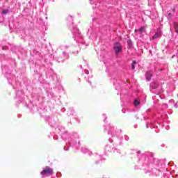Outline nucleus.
Here are the masks:
<instances>
[{
  "mask_svg": "<svg viewBox=\"0 0 178 178\" xmlns=\"http://www.w3.org/2000/svg\"><path fill=\"white\" fill-rule=\"evenodd\" d=\"M174 29L175 30V32L178 34V23L177 22L174 23Z\"/></svg>",
  "mask_w": 178,
  "mask_h": 178,
  "instance_id": "7",
  "label": "nucleus"
},
{
  "mask_svg": "<svg viewBox=\"0 0 178 178\" xmlns=\"http://www.w3.org/2000/svg\"><path fill=\"white\" fill-rule=\"evenodd\" d=\"M145 30L144 26H141L139 29H136L135 33H143Z\"/></svg>",
  "mask_w": 178,
  "mask_h": 178,
  "instance_id": "6",
  "label": "nucleus"
},
{
  "mask_svg": "<svg viewBox=\"0 0 178 178\" xmlns=\"http://www.w3.org/2000/svg\"><path fill=\"white\" fill-rule=\"evenodd\" d=\"M114 51L116 54V55H118V54H119V52H122V44H120V43L117 42L114 44Z\"/></svg>",
  "mask_w": 178,
  "mask_h": 178,
  "instance_id": "1",
  "label": "nucleus"
},
{
  "mask_svg": "<svg viewBox=\"0 0 178 178\" xmlns=\"http://www.w3.org/2000/svg\"><path fill=\"white\" fill-rule=\"evenodd\" d=\"M168 17H170V18L172 17V13H168Z\"/></svg>",
  "mask_w": 178,
  "mask_h": 178,
  "instance_id": "11",
  "label": "nucleus"
},
{
  "mask_svg": "<svg viewBox=\"0 0 178 178\" xmlns=\"http://www.w3.org/2000/svg\"><path fill=\"white\" fill-rule=\"evenodd\" d=\"M52 173H54L52 168H46L40 172V175H52Z\"/></svg>",
  "mask_w": 178,
  "mask_h": 178,
  "instance_id": "2",
  "label": "nucleus"
},
{
  "mask_svg": "<svg viewBox=\"0 0 178 178\" xmlns=\"http://www.w3.org/2000/svg\"><path fill=\"white\" fill-rule=\"evenodd\" d=\"M9 10H3L2 13L3 15H7L8 13Z\"/></svg>",
  "mask_w": 178,
  "mask_h": 178,
  "instance_id": "9",
  "label": "nucleus"
},
{
  "mask_svg": "<svg viewBox=\"0 0 178 178\" xmlns=\"http://www.w3.org/2000/svg\"><path fill=\"white\" fill-rule=\"evenodd\" d=\"M158 86H159V83L158 82H152L150 84V87L155 90V88H158Z\"/></svg>",
  "mask_w": 178,
  "mask_h": 178,
  "instance_id": "3",
  "label": "nucleus"
},
{
  "mask_svg": "<svg viewBox=\"0 0 178 178\" xmlns=\"http://www.w3.org/2000/svg\"><path fill=\"white\" fill-rule=\"evenodd\" d=\"M151 77H152V72L151 71L146 72V79L149 81L151 80Z\"/></svg>",
  "mask_w": 178,
  "mask_h": 178,
  "instance_id": "5",
  "label": "nucleus"
},
{
  "mask_svg": "<svg viewBox=\"0 0 178 178\" xmlns=\"http://www.w3.org/2000/svg\"><path fill=\"white\" fill-rule=\"evenodd\" d=\"M135 106H137V105H140V101L138 99H136L134 102Z\"/></svg>",
  "mask_w": 178,
  "mask_h": 178,
  "instance_id": "8",
  "label": "nucleus"
},
{
  "mask_svg": "<svg viewBox=\"0 0 178 178\" xmlns=\"http://www.w3.org/2000/svg\"><path fill=\"white\" fill-rule=\"evenodd\" d=\"M162 35V33H161V31L156 32L154 35L152 36V40H155L156 38H159V37H161V35Z\"/></svg>",
  "mask_w": 178,
  "mask_h": 178,
  "instance_id": "4",
  "label": "nucleus"
},
{
  "mask_svg": "<svg viewBox=\"0 0 178 178\" xmlns=\"http://www.w3.org/2000/svg\"><path fill=\"white\" fill-rule=\"evenodd\" d=\"M136 63H137L136 61H133L132 69H135L136 67L134 65H136Z\"/></svg>",
  "mask_w": 178,
  "mask_h": 178,
  "instance_id": "10",
  "label": "nucleus"
}]
</instances>
